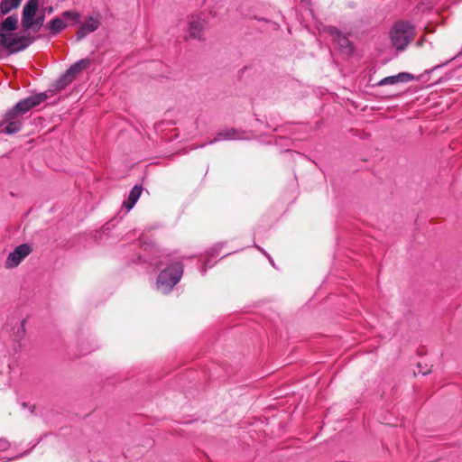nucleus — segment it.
<instances>
[{
	"instance_id": "1",
	"label": "nucleus",
	"mask_w": 462,
	"mask_h": 462,
	"mask_svg": "<svg viewBox=\"0 0 462 462\" xmlns=\"http://www.w3.org/2000/svg\"><path fill=\"white\" fill-rule=\"evenodd\" d=\"M48 98L46 92L32 95L17 102L5 114L1 132L7 134L18 133L23 125L24 115Z\"/></svg>"
},
{
	"instance_id": "2",
	"label": "nucleus",
	"mask_w": 462,
	"mask_h": 462,
	"mask_svg": "<svg viewBox=\"0 0 462 462\" xmlns=\"http://www.w3.org/2000/svg\"><path fill=\"white\" fill-rule=\"evenodd\" d=\"M183 274V265L180 262H175L159 273L156 286L157 290L163 294H167L180 282Z\"/></svg>"
},
{
	"instance_id": "3",
	"label": "nucleus",
	"mask_w": 462,
	"mask_h": 462,
	"mask_svg": "<svg viewBox=\"0 0 462 462\" xmlns=\"http://www.w3.org/2000/svg\"><path fill=\"white\" fill-rule=\"evenodd\" d=\"M39 38L40 35L31 36L27 34L18 36L13 32L0 33V47L6 50V56H10L26 50Z\"/></svg>"
},
{
	"instance_id": "4",
	"label": "nucleus",
	"mask_w": 462,
	"mask_h": 462,
	"mask_svg": "<svg viewBox=\"0 0 462 462\" xmlns=\"http://www.w3.org/2000/svg\"><path fill=\"white\" fill-rule=\"evenodd\" d=\"M414 35V25L402 20L396 22L390 32L391 42L398 51H403L413 40Z\"/></svg>"
},
{
	"instance_id": "5",
	"label": "nucleus",
	"mask_w": 462,
	"mask_h": 462,
	"mask_svg": "<svg viewBox=\"0 0 462 462\" xmlns=\"http://www.w3.org/2000/svg\"><path fill=\"white\" fill-rule=\"evenodd\" d=\"M326 32L333 37L334 42L337 44L341 52L350 55L354 51V46L348 40L346 34H344L336 26L329 25L325 29Z\"/></svg>"
},
{
	"instance_id": "6",
	"label": "nucleus",
	"mask_w": 462,
	"mask_h": 462,
	"mask_svg": "<svg viewBox=\"0 0 462 462\" xmlns=\"http://www.w3.org/2000/svg\"><path fill=\"white\" fill-rule=\"evenodd\" d=\"M32 252V247L28 244H23L16 246L14 251H12L6 260H5V267L12 269L20 264V263L27 257Z\"/></svg>"
},
{
	"instance_id": "7",
	"label": "nucleus",
	"mask_w": 462,
	"mask_h": 462,
	"mask_svg": "<svg viewBox=\"0 0 462 462\" xmlns=\"http://www.w3.org/2000/svg\"><path fill=\"white\" fill-rule=\"evenodd\" d=\"M248 133L236 129V128H225L218 131L214 138L210 141V143L222 141H235V140H248Z\"/></svg>"
},
{
	"instance_id": "8",
	"label": "nucleus",
	"mask_w": 462,
	"mask_h": 462,
	"mask_svg": "<svg viewBox=\"0 0 462 462\" xmlns=\"http://www.w3.org/2000/svg\"><path fill=\"white\" fill-rule=\"evenodd\" d=\"M100 26V14L89 15L87 20L80 24L76 32V41L80 42L89 33L97 31Z\"/></svg>"
},
{
	"instance_id": "9",
	"label": "nucleus",
	"mask_w": 462,
	"mask_h": 462,
	"mask_svg": "<svg viewBox=\"0 0 462 462\" xmlns=\"http://www.w3.org/2000/svg\"><path fill=\"white\" fill-rule=\"evenodd\" d=\"M38 9V0H28L23 5L22 14V27L24 31L30 30L32 28L31 20L35 17Z\"/></svg>"
},
{
	"instance_id": "10",
	"label": "nucleus",
	"mask_w": 462,
	"mask_h": 462,
	"mask_svg": "<svg viewBox=\"0 0 462 462\" xmlns=\"http://www.w3.org/2000/svg\"><path fill=\"white\" fill-rule=\"evenodd\" d=\"M206 26L205 20L199 16H191L189 21L188 32L191 39L202 40L204 28Z\"/></svg>"
},
{
	"instance_id": "11",
	"label": "nucleus",
	"mask_w": 462,
	"mask_h": 462,
	"mask_svg": "<svg viewBox=\"0 0 462 462\" xmlns=\"http://www.w3.org/2000/svg\"><path fill=\"white\" fill-rule=\"evenodd\" d=\"M414 79L415 77L413 74L409 72H401L397 75L385 77L375 83L374 86L383 87L386 85H395L398 83H407L413 80Z\"/></svg>"
},
{
	"instance_id": "12",
	"label": "nucleus",
	"mask_w": 462,
	"mask_h": 462,
	"mask_svg": "<svg viewBox=\"0 0 462 462\" xmlns=\"http://www.w3.org/2000/svg\"><path fill=\"white\" fill-rule=\"evenodd\" d=\"M143 191V187L141 185H135L130 191L128 199L126 201L124 202V207L126 208L127 211L132 209L137 200L139 199L141 194Z\"/></svg>"
},
{
	"instance_id": "13",
	"label": "nucleus",
	"mask_w": 462,
	"mask_h": 462,
	"mask_svg": "<svg viewBox=\"0 0 462 462\" xmlns=\"http://www.w3.org/2000/svg\"><path fill=\"white\" fill-rule=\"evenodd\" d=\"M90 64V60L88 59H82L79 61L72 64L67 70H66V77L71 75L72 77H76L79 73L85 70Z\"/></svg>"
},
{
	"instance_id": "14",
	"label": "nucleus",
	"mask_w": 462,
	"mask_h": 462,
	"mask_svg": "<svg viewBox=\"0 0 462 462\" xmlns=\"http://www.w3.org/2000/svg\"><path fill=\"white\" fill-rule=\"evenodd\" d=\"M18 27V19L16 15H10L6 17L0 23V33H7V32H14Z\"/></svg>"
},
{
	"instance_id": "15",
	"label": "nucleus",
	"mask_w": 462,
	"mask_h": 462,
	"mask_svg": "<svg viewBox=\"0 0 462 462\" xmlns=\"http://www.w3.org/2000/svg\"><path fill=\"white\" fill-rule=\"evenodd\" d=\"M46 27L50 29L51 35L56 36L67 27V24L64 23L62 18L55 17L46 25Z\"/></svg>"
},
{
	"instance_id": "16",
	"label": "nucleus",
	"mask_w": 462,
	"mask_h": 462,
	"mask_svg": "<svg viewBox=\"0 0 462 462\" xmlns=\"http://www.w3.org/2000/svg\"><path fill=\"white\" fill-rule=\"evenodd\" d=\"M22 0H2L0 3V14L5 15L9 14L13 9L17 8Z\"/></svg>"
},
{
	"instance_id": "17",
	"label": "nucleus",
	"mask_w": 462,
	"mask_h": 462,
	"mask_svg": "<svg viewBox=\"0 0 462 462\" xmlns=\"http://www.w3.org/2000/svg\"><path fill=\"white\" fill-rule=\"evenodd\" d=\"M61 17L63 19L72 21L73 24L79 23V21H80V14L79 12L73 11V10L64 11L61 14Z\"/></svg>"
},
{
	"instance_id": "18",
	"label": "nucleus",
	"mask_w": 462,
	"mask_h": 462,
	"mask_svg": "<svg viewBox=\"0 0 462 462\" xmlns=\"http://www.w3.org/2000/svg\"><path fill=\"white\" fill-rule=\"evenodd\" d=\"M74 77H72L71 75L68 76V78L66 77V72L61 76L60 77V79L57 80V88H64L65 87H67L68 85H69L73 80H74Z\"/></svg>"
},
{
	"instance_id": "19",
	"label": "nucleus",
	"mask_w": 462,
	"mask_h": 462,
	"mask_svg": "<svg viewBox=\"0 0 462 462\" xmlns=\"http://www.w3.org/2000/svg\"><path fill=\"white\" fill-rule=\"evenodd\" d=\"M45 16L44 14H40L37 17H34L31 20L32 28L34 32H37L44 23Z\"/></svg>"
},
{
	"instance_id": "20",
	"label": "nucleus",
	"mask_w": 462,
	"mask_h": 462,
	"mask_svg": "<svg viewBox=\"0 0 462 462\" xmlns=\"http://www.w3.org/2000/svg\"><path fill=\"white\" fill-rule=\"evenodd\" d=\"M10 443L5 439H0V451L5 450L9 448Z\"/></svg>"
},
{
	"instance_id": "21",
	"label": "nucleus",
	"mask_w": 462,
	"mask_h": 462,
	"mask_svg": "<svg viewBox=\"0 0 462 462\" xmlns=\"http://www.w3.org/2000/svg\"><path fill=\"white\" fill-rule=\"evenodd\" d=\"M418 368H419V372H418V373H419V374H423V375H426V374H428L430 372V368H427V369H425V370H422V369L420 368V364L418 365Z\"/></svg>"
},
{
	"instance_id": "22",
	"label": "nucleus",
	"mask_w": 462,
	"mask_h": 462,
	"mask_svg": "<svg viewBox=\"0 0 462 462\" xmlns=\"http://www.w3.org/2000/svg\"><path fill=\"white\" fill-rule=\"evenodd\" d=\"M47 11H48V13H52V12H53V8H52V7H49V8L47 9Z\"/></svg>"
},
{
	"instance_id": "23",
	"label": "nucleus",
	"mask_w": 462,
	"mask_h": 462,
	"mask_svg": "<svg viewBox=\"0 0 462 462\" xmlns=\"http://www.w3.org/2000/svg\"><path fill=\"white\" fill-rule=\"evenodd\" d=\"M255 246L257 247V249H259L261 252H263L264 254H266V253L262 248H260V246H258V245H255Z\"/></svg>"
}]
</instances>
